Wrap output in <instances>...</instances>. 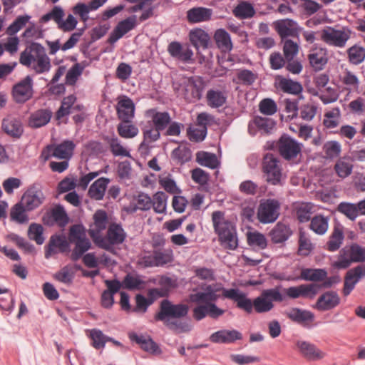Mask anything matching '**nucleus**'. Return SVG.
Returning a JSON list of instances; mask_svg holds the SVG:
<instances>
[{"mask_svg":"<svg viewBox=\"0 0 365 365\" xmlns=\"http://www.w3.org/2000/svg\"><path fill=\"white\" fill-rule=\"evenodd\" d=\"M222 296L236 302L237 307L248 314L253 310L258 314L269 312L274 307V302H282L284 300L279 287L264 289L253 301L238 289H222Z\"/></svg>","mask_w":365,"mask_h":365,"instance_id":"obj_1","label":"nucleus"},{"mask_svg":"<svg viewBox=\"0 0 365 365\" xmlns=\"http://www.w3.org/2000/svg\"><path fill=\"white\" fill-rule=\"evenodd\" d=\"M217 291L218 289L212 285H207L203 291H198L190 295V302L197 304L192 309V317L196 321H200L207 316L217 319L225 313V310L215 304L219 298Z\"/></svg>","mask_w":365,"mask_h":365,"instance_id":"obj_2","label":"nucleus"},{"mask_svg":"<svg viewBox=\"0 0 365 365\" xmlns=\"http://www.w3.org/2000/svg\"><path fill=\"white\" fill-rule=\"evenodd\" d=\"M21 65L33 70L36 74L47 73L51 68V60L45 48L38 43H32L20 54Z\"/></svg>","mask_w":365,"mask_h":365,"instance_id":"obj_3","label":"nucleus"},{"mask_svg":"<svg viewBox=\"0 0 365 365\" xmlns=\"http://www.w3.org/2000/svg\"><path fill=\"white\" fill-rule=\"evenodd\" d=\"M212 222L220 245L225 249L235 250L238 246L236 230L233 224L225 218V213L222 211L213 212Z\"/></svg>","mask_w":365,"mask_h":365,"instance_id":"obj_4","label":"nucleus"},{"mask_svg":"<svg viewBox=\"0 0 365 365\" xmlns=\"http://www.w3.org/2000/svg\"><path fill=\"white\" fill-rule=\"evenodd\" d=\"M188 310L187 304H174L168 299H163L160 302V311L155 314V319L163 322L170 329H178L180 328V323L178 319L185 317Z\"/></svg>","mask_w":365,"mask_h":365,"instance_id":"obj_5","label":"nucleus"},{"mask_svg":"<svg viewBox=\"0 0 365 365\" xmlns=\"http://www.w3.org/2000/svg\"><path fill=\"white\" fill-rule=\"evenodd\" d=\"M126 232L120 224L110 223L107 230L106 236L91 235L96 245L107 251L113 250L114 246L122 244L126 238Z\"/></svg>","mask_w":365,"mask_h":365,"instance_id":"obj_6","label":"nucleus"},{"mask_svg":"<svg viewBox=\"0 0 365 365\" xmlns=\"http://www.w3.org/2000/svg\"><path fill=\"white\" fill-rule=\"evenodd\" d=\"M204 88L205 83L202 78L199 76H192L182 78L179 88L175 87V90L186 101L195 102L201 98Z\"/></svg>","mask_w":365,"mask_h":365,"instance_id":"obj_7","label":"nucleus"},{"mask_svg":"<svg viewBox=\"0 0 365 365\" xmlns=\"http://www.w3.org/2000/svg\"><path fill=\"white\" fill-rule=\"evenodd\" d=\"M351 31L346 27L325 26L320 32L321 40L330 46L344 48L351 38Z\"/></svg>","mask_w":365,"mask_h":365,"instance_id":"obj_8","label":"nucleus"},{"mask_svg":"<svg viewBox=\"0 0 365 365\" xmlns=\"http://www.w3.org/2000/svg\"><path fill=\"white\" fill-rule=\"evenodd\" d=\"M262 171L266 181L273 185L282 184V168L277 157L267 153L262 160Z\"/></svg>","mask_w":365,"mask_h":365,"instance_id":"obj_9","label":"nucleus"},{"mask_svg":"<svg viewBox=\"0 0 365 365\" xmlns=\"http://www.w3.org/2000/svg\"><path fill=\"white\" fill-rule=\"evenodd\" d=\"M365 261V249L357 244L345 246L339 252V259L334 262V267L338 269H346L352 262Z\"/></svg>","mask_w":365,"mask_h":365,"instance_id":"obj_10","label":"nucleus"},{"mask_svg":"<svg viewBox=\"0 0 365 365\" xmlns=\"http://www.w3.org/2000/svg\"><path fill=\"white\" fill-rule=\"evenodd\" d=\"M279 209L280 204L277 200H263L257 209V218L264 224L274 222L279 215Z\"/></svg>","mask_w":365,"mask_h":365,"instance_id":"obj_11","label":"nucleus"},{"mask_svg":"<svg viewBox=\"0 0 365 365\" xmlns=\"http://www.w3.org/2000/svg\"><path fill=\"white\" fill-rule=\"evenodd\" d=\"M34 81L31 76H26L13 87L12 96L14 100L19 103L29 101L34 95Z\"/></svg>","mask_w":365,"mask_h":365,"instance_id":"obj_12","label":"nucleus"},{"mask_svg":"<svg viewBox=\"0 0 365 365\" xmlns=\"http://www.w3.org/2000/svg\"><path fill=\"white\" fill-rule=\"evenodd\" d=\"M45 199L46 197L41 189L37 185H34L29 187L24 193L21 202L27 211H31L41 205Z\"/></svg>","mask_w":365,"mask_h":365,"instance_id":"obj_13","label":"nucleus"},{"mask_svg":"<svg viewBox=\"0 0 365 365\" xmlns=\"http://www.w3.org/2000/svg\"><path fill=\"white\" fill-rule=\"evenodd\" d=\"M277 147L279 154L286 160L296 158L302 150V145L287 135L279 138Z\"/></svg>","mask_w":365,"mask_h":365,"instance_id":"obj_14","label":"nucleus"},{"mask_svg":"<svg viewBox=\"0 0 365 365\" xmlns=\"http://www.w3.org/2000/svg\"><path fill=\"white\" fill-rule=\"evenodd\" d=\"M115 110L118 118L120 121L132 122L135 117V103L126 96H122L118 98Z\"/></svg>","mask_w":365,"mask_h":365,"instance_id":"obj_15","label":"nucleus"},{"mask_svg":"<svg viewBox=\"0 0 365 365\" xmlns=\"http://www.w3.org/2000/svg\"><path fill=\"white\" fill-rule=\"evenodd\" d=\"M296 347L299 353L309 361H319L327 356L325 351L307 341L298 340L296 342Z\"/></svg>","mask_w":365,"mask_h":365,"instance_id":"obj_16","label":"nucleus"},{"mask_svg":"<svg viewBox=\"0 0 365 365\" xmlns=\"http://www.w3.org/2000/svg\"><path fill=\"white\" fill-rule=\"evenodd\" d=\"M320 288V286L316 284H300L297 287H290L284 289V294L290 299H297L304 297L313 299Z\"/></svg>","mask_w":365,"mask_h":365,"instance_id":"obj_17","label":"nucleus"},{"mask_svg":"<svg viewBox=\"0 0 365 365\" xmlns=\"http://www.w3.org/2000/svg\"><path fill=\"white\" fill-rule=\"evenodd\" d=\"M137 24L138 21L135 15L130 16L120 21L110 34L108 42L110 44L115 43L128 32L135 29Z\"/></svg>","mask_w":365,"mask_h":365,"instance_id":"obj_18","label":"nucleus"},{"mask_svg":"<svg viewBox=\"0 0 365 365\" xmlns=\"http://www.w3.org/2000/svg\"><path fill=\"white\" fill-rule=\"evenodd\" d=\"M365 277V265H358L349 269L344 277L343 294L344 296L350 294L359 280Z\"/></svg>","mask_w":365,"mask_h":365,"instance_id":"obj_19","label":"nucleus"},{"mask_svg":"<svg viewBox=\"0 0 365 365\" xmlns=\"http://www.w3.org/2000/svg\"><path fill=\"white\" fill-rule=\"evenodd\" d=\"M76 145L71 140H64L60 144L48 145V152L51 156L68 160L73 155Z\"/></svg>","mask_w":365,"mask_h":365,"instance_id":"obj_20","label":"nucleus"},{"mask_svg":"<svg viewBox=\"0 0 365 365\" xmlns=\"http://www.w3.org/2000/svg\"><path fill=\"white\" fill-rule=\"evenodd\" d=\"M242 339V334L236 329H220L210 336V341L215 344H232Z\"/></svg>","mask_w":365,"mask_h":365,"instance_id":"obj_21","label":"nucleus"},{"mask_svg":"<svg viewBox=\"0 0 365 365\" xmlns=\"http://www.w3.org/2000/svg\"><path fill=\"white\" fill-rule=\"evenodd\" d=\"M68 242L63 235H52L48 245L45 247V258L49 259L58 252H63L68 248Z\"/></svg>","mask_w":365,"mask_h":365,"instance_id":"obj_22","label":"nucleus"},{"mask_svg":"<svg viewBox=\"0 0 365 365\" xmlns=\"http://www.w3.org/2000/svg\"><path fill=\"white\" fill-rule=\"evenodd\" d=\"M340 303L339 294L334 291H328L322 294L317 299L315 307L319 311H327L334 309Z\"/></svg>","mask_w":365,"mask_h":365,"instance_id":"obj_23","label":"nucleus"},{"mask_svg":"<svg viewBox=\"0 0 365 365\" xmlns=\"http://www.w3.org/2000/svg\"><path fill=\"white\" fill-rule=\"evenodd\" d=\"M170 55L184 63H189L193 56L192 51L188 47H183L179 42H171L168 47Z\"/></svg>","mask_w":365,"mask_h":365,"instance_id":"obj_24","label":"nucleus"},{"mask_svg":"<svg viewBox=\"0 0 365 365\" xmlns=\"http://www.w3.org/2000/svg\"><path fill=\"white\" fill-rule=\"evenodd\" d=\"M129 338L131 341L139 344L140 348L147 352L153 354H160L161 353L158 345L149 336L130 333Z\"/></svg>","mask_w":365,"mask_h":365,"instance_id":"obj_25","label":"nucleus"},{"mask_svg":"<svg viewBox=\"0 0 365 365\" xmlns=\"http://www.w3.org/2000/svg\"><path fill=\"white\" fill-rule=\"evenodd\" d=\"M1 128L7 135L15 138H20L24 132L21 121L12 116H8L3 119Z\"/></svg>","mask_w":365,"mask_h":365,"instance_id":"obj_26","label":"nucleus"},{"mask_svg":"<svg viewBox=\"0 0 365 365\" xmlns=\"http://www.w3.org/2000/svg\"><path fill=\"white\" fill-rule=\"evenodd\" d=\"M274 27L282 39L288 36H295L297 34V22L289 19L274 22Z\"/></svg>","mask_w":365,"mask_h":365,"instance_id":"obj_27","label":"nucleus"},{"mask_svg":"<svg viewBox=\"0 0 365 365\" xmlns=\"http://www.w3.org/2000/svg\"><path fill=\"white\" fill-rule=\"evenodd\" d=\"M212 16V10L205 7H194L187 11V19L190 24L208 21Z\"/></svg>","mask_w":365,"mask_h":365,"instance_id":"obj_28","label":"nucleus"},{"mask_svg":"<svg viewBox=\"0 0 365 365\" xmlns=\"http://www.w3.org/2000/svg\"><path fill=\"white\" fill-rule=\"evenodd\" d=\"M308 59L314 70H322L328 62L327 51L322 48L312 49L308 55Z\"/></svg>","mask_w":365,"mask_h":365,"instance_id":"obj_29","label":"nucleus"},{"mask_svg":"<svg viewBox=\"0 0 365 365\" xmlns=\"http://www.w3.org/2000/svg\"><path fill=\"white\" fill-rule=\"evenodd\" d=\"M52 112L48 109H39L31 114L29 118V126L38 128L46 125L51 120Z\"/></svg>","mask_w":365,"mask_h":365,"instance_id":"obj_30","label":"nucleus"},{"mask_svg":"<svg viewBox=\"0 0 365 365\" xmlns=\"http://www.w3.org/2000/svg\"><path fill=\"white\" fill-rule=\"evenodd\" d=\"M146 115L151 118V124L159 129L164 130L170 123V115L168 112H158L155 109H150Z\"/></svg>","mask_w":365,"mask_h":365,"instance_id":"obj_31","label":"nucleus"},{"mask_svg":"<svg viewBox=\"0 0 365 365\" xmlns=\"http://www.w3.org/2000/svg\"><path fill=\"white\" fill-rule=\"evenodd\" d=\"M143 134V140L140 145V150H146L149 147V144L158 140L160 134L159 129L151 124V122H147L142 129Z\"/></svg>","mask_w":365,"mask_h":365,"instance_id":"obj_32","label":"nucleus"},{"mask_svg":"<svg viewBox=\"0 0 365 365\" xmlns=\"http://www.w3.org/2000/svg\"><path fill=\"white\" fill-rule=\"evenodd\" d=\"M274 126V122L269 118L256 116L253 121L249 124V133L255 135L256 131L255 128H257L259 131L263 133H269Z\"/></svg>","mask_w":365,"mask_h":365,"instance_id":"obj_33","label":"nucleus"},{"mask_svg":"<svg viewBox=\"0 0 365 365\" xmlns=\"http://www.w3.org/2000/svg\"><path fill=\"white\" fill-rule=\"evenodd\" d=\"M109 182L110 180L106 178H100L96 180L88 190L90 197L96 200H102Z\"/></svg>","mask_w":365,"mask_h":365,"instance_id":"obj_34","label":"nucleus"},{"mask_svg":"<svg viewBox=\"0 0 365 365\" xmlns=\"http://www.w3.org/2000/svg\"><path fill=\"white\" fill-rule=\"evenodd\" d=\"M340 81L344 86V90L349 93L358 92L360 81L357 76L352 71L345 69L340 76Z\"/></svg>","mask_w":365,"mask_h":365,"instance_id":"obj_35","label":"nucleus"},{"mask_svg":"<svg viewBox=\"0 0 365 365\" xmlns=\"http://www.w3.org/2000/svg\"><path fill=\"white\" fill-rule=\"evenodd\" d=\"M206 101L208 106L212 108L222 107L227 101V94L225 91L210 89L206 94Z\"/></svg>","mask_w":365,"mask_h":365,"instance_id":"obj_36","label":"nucleus"},{"mask_svg":"<svg viewBox=\"0 0 365 365\" xmlns=\"http://www.w3.org/2000/svg\"><path fill=\"white\" fill-rule=\"evenodd\" d=\"M191 43L197 48H207L210 40V36L204 30L196 29L192 30L189 34Z\"/></svg>","mask_w":365,"mask_h":365,"instance_id":"obj_37","label":"nucleus"},{"mask_svg":"<svg viewBox=\"0 0 365 365\" xmlns=\"http://www.w3.org/2000/svg\"><path fill=\"white\" fill-rule=\"evenodd\" d=\"M86 335L91 340V346L96 349H103L106 342L108 340H112V338L107 336L102 331L98 329L87 330Z\"/></svg>","mask_w":365,"mask_h":365,"instance_id":"obj_38","label":"nucleus"},{"mask_svg":"<svg viewBox=\"0 0 365 365\" xmlns=\"http://www.w3.org/2000/svg\"><path fill=\"white\" fill-rule=\"evenodd\" d=\"M292 235L290 228L285 224L279 222L270 232L271 239L274 243L286 241Z\"/></svg>","mask_w":365,"mask_h":365,"instance_id":"obj_39","label":"nucleus"},{"mask_svg":"<svg viewBox=\"0 0 365 365\" xmlns=\"http://www.w3.org/2000/svg\"><path fill=\"white\" fill-rule=\"evenodd\" d=\"M151 207L152 199L146 194L140 193L133 198V202L128 207V211L134 212L137 210H148Z\"/></svg>","mask_w":365,"mask_h":365,"instance_id":"obj_40","label":"nucleus"},{"mask_svg":"<svg viewBox=\"0 0 365 365\" xmlns=\"http://www.w3.org/2000/svg\"><path fill=\"white\" fill-rule=\"evenodd\" d=\"M286 314L292 321L299 324L311 322L314 319V314L311 312L302 310L298 308L291 309Z\"/></svg>","mask_w":365,"mask_h":365,"instance_id":"obj_41","label":"nucleus"},{"mask_svg":"<svg viewBox=\"0 0 365 365\" xmlns=\"http://www.w3.org/2000/svg\"><path fill=\"white\" fill-rule=\"evenodd\" d=\"M329 218L322 215H317L312 218L309 228L314 233L322 235L327 232L329 228Z\"/></svg>","mask_w":365,"mask_h":365,"instance_id":"obj_42","label":"nucleus"},{"mask_svg":"<svg viewBox=\"0 0 365 365\" xmlns=\"http://www.w3.org/2000/svg\"><path fill=\"white\" fill-rule=\"evenodd\" d=\"M255 10L248 1H240L233 9V14L240 19H247L253 17L255 14Z\"/></svg>","mask_w":365,"mask_h":365,"instance_id":"obj_43","label":"nucleus"},{"mask_svg":"<svg viewBox=\"0 0 365 365\" xmlns=\"http://www.w3.org/2000/svg\"><path fill=\"white\" fill-rule=\"evenodd\" d=\"M214 38L217 47L224 52L230 51L232 48L230 34L222 29H217L214 35Z\"/></svg>","mask_w":365,"mask_h":365,"instance_id":"obj_44","label":"nucleus"},{"mask_svg":"<svg viewBox=\"0 0 365 365\" xmlns=\"http://www.w3.org/2000/svg\"><path fill=\"white\" fill-rule=\"evenodd\" d=\"M327 277V272L323 269L304 268L301 271L300 279L306 281L322 282ZM299 279V277L298 278Z\"/></svg>","mask_w":365,"mask_h":365,"instance_id":"obj_45","label":"nucleus"},{"mask_svg":"<svg viewBox=\"0 0 365 365\" xmlns=\"http://www.w3.org/2000/svg\"><path fill=\"white\" fill-rule=\"evenodd\" d=\"M279 88L284 93L297 95L299 94L302 90V86L300 83L294 81L289 78H280L279 79Z\"/></svg>","mask_w":365,"mask_h":365,"instance_id":"obj_46","label":"nucleus"},{"mask_svg":"<svg viewBox=\"0 0 365 365\" xmlns=\"http://www.w3.org/2000/svg\"><path fill=\"white\" fill-rule=\"evenodd\" d=\"M334 169L340 178L344 179L351 174L353 164L351 159L348 158H341L335 163Z\"/></svg>","mask_w":365,"mask_h":365,"instance_id":"obj_47","label":"nucleus"},{"mask_svg":"<svg viewBox=\"0 0 365 365\" xmlns=\"http://www.w3.org/2000/svg\"><path fill=\"white\" fill-rule=\"evenodd\" d=\"M341 110L339 108H333L324 115L323 124L328 128H336L340 123Z\"/></svg>","mask_w":365,"mask_h":365,"instance_id":"obj_48","label":"nucleus"},{"mask_svg":"<svg viewBox=\"0 0 365 365\" xmlns=\"http://www.w3.org/2000/svg\"><path fill=\"white\" fill-rule=\"evenodd\" d=\"M197 162L202 165L211 169H215L218 167L220 163L214 153L200 151L196 154Z\"/></svg>","mask_w":365,"mask_h":365,"instance_id":"obj_49","label":"nucleus"},{"mask_svg":"<svg viewBox=\"0 0 365 365\" xmlns=\"http://www.w3.org/2000/svg\"><path fill=\"white\" fill-rule=\"evenodd\" d=\"M346 53L349 63L353 65H359L365 60V48L357 44L349 48Z\"/></svg>","mask_w":365,"mask_h":365,"instance_id":"obj_50","label":"nucleus"},{"mask_svg":"<svg viewBox=\"0 0 365 365\" xmlns=\"http://www.w3.org/2000/svg\"><path fill=\"white\" fill-rule=\"evenodd\" d=\"M344 237L342 228L335 227L327 243V249L330 252L338 250L343 242Z\"/></svg>","mask_w":365,"mask_h":365,"instance_id":"obj_51","label":"nucleus"},{"mask_svg":"<svg viewBox=\"0 0 365 365\" xmlns=\"http://www.w3.org/2000/svg\"><path fill=\"white\" fill-rule=\"evenodd\" d=\"M27 210L22 205V202L16 204L12 207L10 211L11 220L14 221L19 224L27 223L29 221V217L26 212Z\"/></svg>","mask_w":365,"mask_h":365,"instance_id":"obj_52","label":"nucleus"},{"mask_svg":"<svg viewBox=\"0 0 365 365\" xmlns=\"http://www.w3.org/2000/svg\"><path fill=\"white\" fill-rule=\"evenodd\" d=\"M131 123L125 121L119 123L117 126V131L120 137L123 138H133L138 134V128Z\"/></svg>","mask_w":365,"mask_h":365,"instance_id":"obj_53","label":"nucleus"},{"mask_svg":"<svg viewBox=\"0 0 365 365\" xmlns=\"http://www.w3.org/2000/svg\"><path fill=\"white\" fill-rule=\"evenodd\" d=\"M94 229L91 231V235H101L99 233L105 230L108 225V216L105 211L98 210L93 215Z\"/></svg>","mask_w":365,"mask_h":365,"instance_id":"obj_54","label":"nucleus"},{"mask_svg":"<svg viewBox=\"0 0 365 365\" xmlns=\"http://www.w3.org/2000/svg\"><path fill=\"white\" fill-rule=\"evenodd\" d=\"M313 206L309 202L297 203L294 206L297 217L300 222H305L310 220Z\"/></svg>","mask_w":365,"mask_h":365,"instance_id":"obj_55","label":"nucleus"},{"mask_svg":"<svg viewBox=\"0 0 365 365\" xmlns=\"http://www.w3.org/2000/svg\"><path fill=\"white\" fill-rule=\"evenodd\" d=\"M76 101V97L74 95L63 98L61 105L56 113V118L59 120L69 115L71 113V109L73 108Z\"/></svg>","mask_w":365,"mask_h":365,"instance_id":"obj_56","label":"nucleus"},{"mask_svg":"<svg viewBox=\"0 0 365 365\" xmlns=\"http://www.w3.org/2000/svg\"><path fill=\"white\" fill-rule=\"evenodd\" d=\"M105 140L108 144L112 154L115 156H129V152L120 144L119 139L115 136H106Z\"/></svg>","mask_w":365,"mask_h":365,"instance_id":"obj_57","label":"nucleus"},{"mask_svg":"<svg viewBox=\"0 0 365 365\" xmlns=\"http://www.w3.org/2000/svg\"><path fill=\"white\" fill-rule=\"evenodd\" d=\"M247 240L250 246L256 247L260 250H264L267 245L264 235L258 232H247Z\"/></svg>","mask_w":365,"mask_h":365,"instance_id":"obj_58","label":"nucleus"},{"mask_svg":"<svg viewBox=\"0 0 365 365\" xmlns=\"http://www.w3.org/2000/svg\"><path fill=\"white\" fill-rule=\"evenodd\" d=\"M31 16L29 15L19 16L15 21L7 27L6 34L14 36L23 29L29 21Z\"/></svg>","mask_w":365,"mask_h":365,"instance_id":"obj_59","label":"nucleus"},{"mask_svg":"<svg viewBox=\"0 0 365 365\" xmlns=\"http://www.w3.org/2000/svg\"><path fill=\"white\" fill-rule=\"evenodd\" d=\"M145 282L138 276L128 274L122 282L123 287L127 289H140L145 285Z\"/></svg>","mask_w":365,"mask_h":365,"instance_id":"obj_60","label":"nucleus"},{"mask_svg":"<svg viewBox=\"0 0 365 365\" xmlns=\"http://www.w3.org/2000/svg\"><path fill=\"white\" fill-rule=\"evenodd\" d=\"M75 248L72 252L73 259H79L91 246L90 240L86 237L74 242Z\"/></svg>","mask_w":365,"mask_h":365,"instance_id":"obj_61","label":"nucleus"},{"mask_svg":"<svg viewBox=\"0 0 365 365\" xmlns=\"http://www.w3.org/2000/svg\"><path fill=\"white\" fill-rule=\"evenodd\" d=\"M168 196L163 192H156L152 200V206L155 212L163 213L166 210Z\"/></svg>","mask_w":365,"mask_h":365,"instance_id":"obj_62","label":"nucleus"},{"mask_svg":"<svg viewBox=\"0 0 365 365\" xmlns=\"http://www.w3.org/2000/svg\"><path fill=\"white\" fill-rule=\"evenodd\" d=\"M84 67L80 63H75L67 72L66 75V83L73 86L78 78L81 76Z\"/></svg>","mask_w":365,"mask_h":365,"instance_id":"obj_63","label":"nucleus"},{"mask_svg":"<svg viewBox=\"0 0 365 365\" xmlns=\"http://www.w3.org/2000/svg\"><path fill=\"white\" fill-rule=\"evenodd\" d=\"M338 211L351 220H355L359 215L357 204L341 202L338 205Z\"/></svg>","mask_w":365,"mask_h":365,"instance_id":"obj_64","label":"nucleus"}]
</instances>
